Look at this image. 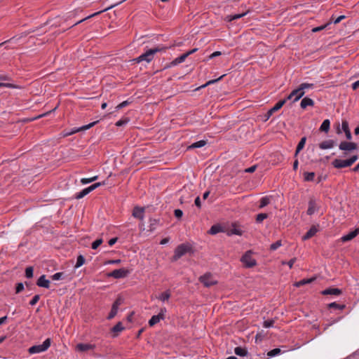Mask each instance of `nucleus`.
<instances>
[{"mask_svg":"<svg viewBox=\"0 0 359 359\" xmlns=\"http://www.w3.org/2000/svg\"><path fill=\"white\" fill-rule=\"evenodd\" d=\"M167 48L164 46H158L154 48H150L146 50L144 53L141 54L140 56L134 59L137 63H140L142 62H146L147 63L151 62L154 58V55L158 52L165 51Z\"/></svg>","mask_w":359,"mask_h":359,"instance_id":"nucleus-1","label":"nucleus"},{"mask_svg":"<svg viewBox=\"0 0 359 359\" xmlns=\"http://www.w3.org/2000/svg\"><path fill=\"white\" fill-rule=\"evenodd\" d=\"M51 344V339L50 338L46 339L43 344L39 345H34L29 348L28 352L30 354L40 353L45 352L48 349Z\"/></svg>","mask_w":359,"mask_h":359,"instance_id":"nucleus-2","label":"nucleus"},{"mask_svg":"<svg viewBox=\"0 0 359 359\" xmlns=\"http://www.w3.org/2000/svg\"><path fill=\"white\" fill-rule=\"evenodd\" d=\"M191 250L190 246L188 244L182 243L179 245L175 250L174 255L172 260L173 262L177 261L180 258L184 256Z\"/></svg>","mask_w":359,"mask_h":359,"instance_id":"nucleus-3","label":"nucleus"},{"mask_svg":"<svg viewBox=\"0 0 359 359\" xmlns=\"http://www.w3.org/2000/svg\"><path fill=\"white\" fill-rule=\"evenodd\" d=\"M241 262L247 268H251L257 264L256 260L252 257V252L247 251L241 258Z\"/></svg>","mask_w":359,"mask_h":359,"instance_id":"nucleus-4","label":"nucleus"},{"mask_svg":"<svg viewBox=\"0 0 359 359\" xmlns=\"http://www.w3.org/2000/svg\"><path fill=\"white\" fill-rule=\"evenodd\" d=\"M199 280L204 286L209 287L212 285H216L217 281L213 278L210 273H207L199 278Z\"/></svg>","mask_w":359,"mask_h":359,"instance_id":"nucleus-5","label":"nucleus"},{"mask_svg":"<svg viewBox=\"0 0 359 359\" xmlns=\"http://www.w3.org/2000/svg\"><path fill=\"white\" fill-rule=\"evenodd\" d=\"M129 273H130L129 270L126 269L124 268H121V269H115V270L112 271L110 273H109L108 276L109 277H113L116 279H118V278H126V276H128V275Z\"/></svg>","mask_w":359,"mask_h":359,"instance_id":"nucleus-6","label":"nucleus"},{"mask_svg":"<svg viewBox=\"0 0 359 359\" xmlns=\"http://www.w3.org/2000/svg\"><path fill=\"white\" fill-rule=\"evenodd\" d=\"M166 312L167 310L165 308L161 309L158 315L153 316L149 320V326H154L156 323H158L161 320H163L165 318V315Z\"/></svg>","mask_w":359,"mask_h":359,"instance_id":"nucleus-7","label":"nucleus"},{"mask_svg":"<svg viewBox=\"0 0 359 359\" xmlns=\"http://www.w3.org/2000/svg\"><path fill=\"white\" fill-rule=\"evenodd\" d=\"M308 205H309V207H308V210H307V212H306L308 215H312L315 212L318 211V210H319V205H318L316 199H315L313 198H311L309 200Z\"/></svg>","mask_w":359,"mask_h":359,"instance_id":"nucleus-8","label":"nucleus"},{"mask_svg":"<svg viewBox=\"0 0 359 359\" xmlns=\"http://www.w3.org/2000/svg\"><path fill=\"white\" fill-rule=\"evenodd\" d=\"M286 102V100L278 101L272 108H271L265 114L266 120H268L274 112L279 110Z\"/></svg>","mask_w":359,"mask_h":359,"instance_id":"nucleus-9","label":"nucleus"},{"mask_svg":"<svg viewBox=\"0 0 359 359\" xmlns=\"http://www.w3.org/2000/svg\"><path fill=\"white\" fill-rule=\"evenodd\" d=\"M339 148L340 150L351 151L357 149V144L351 142H341Z\"/></svg>","mask_w":359,"mask_h":359,"instance_id":"nucleus-10","label":"nucleus"},{"mask_svg":"<svg viewBox=\"0 0 359 359\" xmlns=\"http://www.w3.org/2000/svg\"><path fill=\"white\" fill-rule=\"evenodd\" d=\"M144 208L135 206L133 208L132 215L141 221L144 219Z\"/></svg>","mask_w":359,"mask_h":359,"instance_id":"nucleus-11","label":"nucleus"},{"mask_svg":"<svg viewBox=\"0 0 359 359\" xmlns=\"http://www.w3.org/2000/svg\"><path fill=\"white\" fill-rule=\"evenodd\" d=\"M332 164L336 168H343L351 166L348 159L341 160L336 158L332 162Z\"/></svg>","mask_w":359,"mask_h":359,"instance_id":"nucleus-12","label":"nucleus"},{"mask_svg":"<svg viewBox=\"0 0 359 359\" xmlns=\"http://www.w3.org/2000/svg\"><path fill=\"white\" fill-rule=\"evenodd\" d=\"M337 144L336 141L334 140H325L319 144L320 149H329L333 148Z\"/></svg>","mask_w":359,"mask_h":359,"instance_id":"nucleus-13","label":"nucleus"},{"mask_svg":"<svg viewBox=\"0 0 359 359\" xmlns=\"http://www.w3.org/2000/svg\"><path fill=\"white\" fill-rule=\"evenodd\" d=\"M358 234H359V228L355 229L354 231H352L346 235H344L341 238V240L343 242H347V241H349L352 240L353 238H354Z\"/></svg>","mask_w":359,"mask_h":359,"instance_id":"nucleus-14","label":"nucleus"},{"mask_svg":"<svg viewBox=\"0 0 359 359\" xmlns=\"http://www.w3.org/2000/svg\"><path fill=\"white\" fill-rule=\"evenodd\" d=\"M292 95H293L292 102H296L299 100L305 94L304 91H302L299 87L293 90L292 92Z\"/></svg>","mask_w":359,"mask_h":359,"instance_id":"nucleus-15","label":"nucleus"},{"mask_svg":"<svg viewBox=\"0 0 359 359\" xmlns=\"http://www.w3.org/2000/svg\"><path fill=\"white\" fill-rule=\"evenodd\" d=\"M95 348V345L90 344H83L80 343L76 344V350L81 352H85L88 350L93 349Z\"/></svg>","mask_w":359,"mask_h":359,"instance_id":"nucleus-16","label":"nucleus"},{"mask_svg":"<svg viewBox=\"0 0 359 359\" xmlns=\"http://www.w3.org/2000/svg\"><path fill=\"white\" fill-rule=\"evenodd\" d=\"M36 285L39 287H44V288H47L48 289L50 287V281H49V280L46 279L45 275H42L38 279Z\"/></svg>","mask_w":359,"mask_h":359,"instance_id":"nucleus-17","label":"nucleus"},{"mask_svg":"<svg viewBox=\"0 0 359 359\" xmlns=\"http://www.w3.org/2000/svg\"><path fill=\"white\" fill-rule=\"evenodd\" d=\"M323 295H334L338 296L341 294V290L338 288H327L321 292Z\"/></svg>","mask_w":359,"mask_h":359,"instance_id":"nucleus-18","label":"nucleus"},{"mask_svg":"<svg viewBox=\"0 0 359 359\" xmlns=\"http://www.w3.org/2000/svg\"><path fill=\"white\" fill-rule=\"evenodd\" d=\"M341 129L345 133L346 139L351 140L352 139V135L350 131L349 125L347 121H342Z\"/></svg>","mask_w":359,"mask_h":359,"instance_id":"nucleus-19","label":"nucleus"},{"mask_svg":"<svg viewBox=\"0 0 359 359\" xmlns=\"http://www.w3.org/2000/svg\"><path fill=\"white\" fill-rule=\"evenodd\" d=\"M318 232V229L316 226H312L310 229L303 236L302 239L304 241L308 240L316 235Z\"/></svg>","mask_w":359,"mask_h":359,"instance_id":"nucleus-20","label":"nucleus"},{"mask_svg":"<svg viewBox=\"0 0 359 359\" xmlns=\"http://www.w3.org/2000/svg\"><path fill=\"white\" fill-rule=\"evenodd\" d=\"M112 7H113V6H110V7H108V8H107L104 9V10H102V11H100L95 12V13H93V14H91V15H88L87 17L84 18L83 19H82V20H79V21L76 22L74 24H73V25L71 26V27H74V26H75V25H76L80 24L81 22H83V21L86 20L87 19L91 18H93V17H94V16H96V15H99V14H100V13H103V12H104V11H108V10H109V9H110L111 8H112Z\"/></svg>","mask_w":359,"mask_h":359,"instance_id":"nucleus-21","label":"nucleus"},{"mask_svg":"<svg viewBox=\"0 0 359 359\" xmlns=\"http://www.w3.org/2000/svg\"><path fill=\"white\" fill-rule=\"evenodd\" d=\"M314 105V101L308 97H304L300 103V107L302 109H306L308 106L313 107Z\"/></svg>","mask_w":359,"mask_h":359,"instance_id":"nucleus-22","label":"nucleus"},{"mask_svg":"<svg viewBox=\"0 0 359 359\" xmlns=\"http://www.w3.org/2000/svg\"><path fill=\"white\" fill-rule=\"evenodd\" d=\"M246 14L247 12L241 14L228 15L225 17L224 20L226 22H231L244 17Z\"/></svg>","mask_w":359,"mask_h":359,"instance_id":"nucleus-23","label":"nucleus"},{"mask_svg":"<svg viewBox=\"0 0 359 359\" xmlns=\"http://www.w3.org/2000/svg\"><path fill=\"white\" fill-rule=\"evenodd\" d=\"M188 57V54L187 53L182 54L180 57H176L174 60H172L170 63V67L176 66L182 62H183L186 58Z\"/></svg>","mask_w":359,"mask_h":359,"instance_id":"nucleus-24","label":"nucleus"},{"mask_svg":"<svg viewBox=\"0 0 359 359\" xmlns=\"http://www.w3.org/2000/svg\"><path fill=\"white\" fill-rule=\"evenodd\" d=\"M223 231H224V230L221 225L214 224L210 227V230L208 231V233L211 235H215L217 233L223 232Z\"/></svg>","mask_w":359,"mask_h":359,"instance_id":"nucleus-25","label":"nucleus"},{"mask_svg":"<svg viewBox=\"0 0 359 359\" xmlns=\"http://www.w3.org/2000/svg\"><path fill=\"white\" fill-rule=\"evenodd\" d=\"M234 353L238 356H246L248 354V351L246 348L241 346H237L234 349Z\"/></svg>","mask_w":359,"mask_h":359,"instance_id":"nucleus-26","label":"nucleus"},{"mask_svg":"<svg viewBox=\"0 0 359 359\" xmlns=\"http://www.w3.org/2000/svg\"><path fill=\"white\" fill-rule=\"evenodd\" d=\"M306 137H303L299 142L297 144V147L296 148V151H295V154H294V156L296 157L298 154L299 153V151L303 149V148L304 147V145H305V143H306Z\"/></svg>","mask_w":359,"mask_h":359,"instance_id":"nucleus-27","label":"nucleus"},{"mask_svg":"<svg viewBox=\"0 0 359 359\" xmlns=\"http://www.w3.org/2000/svg\"><path fill=\"white\" fill-rule=\"evenodd\" d=\"M97 123H98V121H93L92 123H90L89 124H87V125H85V126H83L77 129H75L74 131H72L71 133V134H73L74 133H76V132H79V131H81V130H88L90 129V128H92L93 126H94Z\"/></svg>","mask_w":359,"mask_h":359,"instance_id":"nucleus-28","label":"nucleus"},{"mask_svg":"<svg viewBox=\"0 0 359 359\" xmlns=\"http://www.w3.org/2000/svg\"><path fill=\"white\" fill-rule=\"evenodd\" d=\"M330 128V121L329 119H325L323 121L320 130L322 132L327 133Z\"/></svg>","mask_w":359,"mask_h":359,"instance_id":"nucleus-29","label":"nucleus"},{"mask_svg":"<svg viewBox=\"0 0 359 359\" xmlns=\"http://www.w3.org/2000/svg\"><path fill=\"white\" fill-rule=\"evenodd\" d=\"M207 143V140H199L198 142H194L193 144H191L189 147V149H195V148H201L203 146H205Z\"/></svg>","mask_w":359,"mask_h":359,"instance_id":"nucleus-30","label":"nucleus"},{"mask_svg":"<svg viewBox=\"0 0 359 359\" xmlns=\"http://www.w3.org/2000/svg\"><path fill=\"white\" fill-rule=\"evenodd\" d=\"M170 296H171V294H170V290H166L164 292L161 293L159 295V297H158V299L159 300H161V302H165L170 299Z\"/></svg>","mask_w":359,"mask_h":359,"instance_id":"nucleus-31","label":"nucleus"},{"mask_svg":"<svg viewBox=\"0 0 359 359\" xmlns=\"http://www.w3.org/2000/svg\"><path fill=\"white\" fill-rule=\"evenodd\" d=\"M270 202H271V198L269 196L262 197L260 199V203L259 205V208L262 209V208H264L265 206L269 205L270 203Z\"/></svg>","mask_w":359,"mask_h":359,"instance_id":"nucleus-32","label":"nucleus"},{"mask_svg":"<svg viewBox=\"0 0 359 359\" xmlns=\"http://www.w3.org/2000/svg\"><path fill=\"white\" fill-rule=\"evenodd\" d=\"M299 87L302 91L306 92V90L314 88L315 85L314 83H302L299 86Z\"/></svg>","mask_w":359,"mask_h":359,"instance_id":"nucleus-33","label":"nucleus"},{"mask_svg":"<svg viewBox=\"0 0 359 359\" xmlns=\"http://www.w3.org/2000/svg\"><path fill=\"white\" fill-rule=\"evenodd\" d=\"M125 329L121 322H118L116 323L112 328L111 332L114 333H118L123 331Z\"/></svg>","mask_w":359,"mask_h":359,"instance_id":"nucleus-34","label":"nucleus"},{"mask_svg":"<svg viewBox=\"0 0 359 359\" xmlns=\"http://www.w3.org/2000/svg\"><path fill=\"white\" fill-rule=\"evenodd\" d=\"M315 173L313 172H305L304 173V178L305 181L312 182L314 180Z\"/></svg>","mask_w":359,"mask_h":359,"instance_id":"nucleus-35","label":"nucleus"},{"mask_svg":"<svg viewBox=\"0 0 359 359\" xmlns=\"http://www.w3.org/2000/svg\"><path fill=\"white\" fill-rule=\"evenodd\" d=\"M159 223V220L156 219H149V230L153 231L156 229L157 225Z\"/></svg>","mask_w":359,"mask_h":359,"instance_id":"nucleus-36","label":"nucleus"},{"mask_svg":"<svg viewBox=\"0 0 359 359\" xmlns=\"http://www.w3.org/2000/svg\"><path fill=\"white\" fill-rule=\"evenodd\" d=\"M315 280L314 278H308V279H303V280H301L299 282H297L295 283V286L297 287H300L302 285H306V284H309V283H312L313 280Z\"/></svg>","mask_w":359,"mask_h":359,"instance_id":"nucleus-37","label":"nucleus"},{"mask_svg":"<svg viewBox=\"0 0 359 359\" xmlns=\"http://www.w3.org/2000/svg\"><path fill=\"white\" fill-rule=\"evenodd\" d=\"M281 353H282V351L280 348H273V349L271 350L270 351H269L267 353V355L270 358H272V357L276 356L278 355H280Z\"/></svg>","mask_w":359,"mask_h":359,"instance_id":"nucleus-38","label":"nucleus"},{"mask_svg":"<svg viewBox=\"0 0 359 359\" xmlns=\"http://www.w3.org/2000/svg\"><path fill=\"white\" fill-rule=\"evenodd\" d=\"M85 262V258L83 255H80L77 257L76 263L74 266L75 268L78 269L81 267Z\"/></svg>","mask_w":359,"mask_h":359,"instance_id":"nucleus-39","label":"nucleus"},{"mask_svg":"<svg viewBox=\"0 0 359 359\" xmlns=\"http://www.w3.org/2000/svg\"><path fill=\"white\" fill-rule=\"evenodd\" d=\"M328 307L330 309L343 310L346 307V305L345 304H339L336 302H332V303H330L328 304Z\"/></svg>","mask_w":359,"mask_h":359,"instance_id":"nucleus-40","label":"nucleus"},{"mask_svg":"<svg viewBox=\"0 0 359 359\" xmlns=\"http://www.w3.org/2000/svg\"><path fill=\"white\" fill-rule=\"evenodd\" d=\"M97 178H98L97 175H95V176H94L93 177H90V178H81V183L82 184H87L91 183V182L95 181Z\"/></svg>","mask_w":359,"mask_h":359,"instance_id":"nucleus-41","label":"nucleus"},{"mask_svg":"<svg viewBox=\"0 0 359 359\" xmlns=\"http://www.w3.org/2000/svg\"><path fill=\"white\" fill-rule=\"evenodd\" d=\"M118 310V308L112 306L111 309V311L109 312V313L107 316V319L111 320V319L114 318L115 317V316L117 314Z\"/></svg>","mask_w":359,"mask_h":359,"instance_id":"nucleus-42","label":"nucleus"},{"mask_svg":"<svg viewBox=\"0 0 359 359\" xmlns=\"http://www.w3.org/2000/svg\"><path fill=\"white\" fill-rule=\"evenodd\" d=\"M88 194V192L86 189V188L83 189L80 192H78L75 194V198L76 199H81Z\"/></svg>","mask_w":359,"mask_h":359,"instance_id":"nucleus-43","label":"nucleus"},{"mask_svg":"<svg viewBox=\"0 0 359 359\" xmlns=\"http://www.w3.org/2000/svg\"><path fill=\"white\" fill-rule=\"evenodd\" d=\"M267 217L268 215L266 213H259L256 217V222L262 223Z\"/></svg>","mask_w":359,"mask_h":359,"instance_id":"nucleus-44","label":"nucleus"},{"mask_svg":"<svg viewBox=\"0 0 359 359\" xmlns=\"http://www.w3.org/2000/svg\"><path fill=\"white\" fill-rule=\"evenodd\" d=\"M33 268L32 266L27 267L25 269V276L27 278H31L33 277Z\"/></svg>","mask_w":359,"mask_h":359,"instance_id":"nucleus-45","label":"nucleus"},{"mask_svg":"<svg viewBox=\"0 0 359 359\" xmlns=\"http://www.w3.org/2000/svg\"><path fill=\"white\" fill-rule=\"evenodd\" d=\"M282 245V242L281 241H277L276 242L272 243L270 246V250H276L278 248H280V246Z\"/></svg>","mask_w":359,"mask_h":359,"instance_id":"nucleus-46","label":"nucleus"},{"mask_svg":"<svg viewBox=\"0 0 359 359\" xmlns=\"http://www.w3.org/2000/svg\"><path fill=\"white\" fill-rule=\"evenodd\" d=\"M63 276H64V274L62 272H57V273H55V274H53L51 278L54 280H59L62 279Z\"/></svg>","mask_w":359,"mask_h":359,"instance_id":"nucleus-47","label":"nucleus"},{"mask_svg":"<svg viewBox=\"0 0 359 359\" xmlns=\"http://www.w3.org/2000/svg\"><path fill=\"white\" fill-rule=\"evenodd\" d=\"M102 243V239H97L92 243V248L93 250L97 249Z\"/></svg>","mask_w":359,"mask_h":359,"instance_id":"nucleus-48","label":"nucleus"},{"mask_svg":"<svg viewBox=\"0 0 359 359\" xmlns=\"http://www.w3.org/2000/svg\"><path fill=\"white\" fill-rule=\"evenodd\" d=\"M123 302V299L121 297H118L116 300L115 302L113 303L112 306H115L116 308L118 309L119 306L121 304H122Z\"/></svg>","mask_w":359,"mask_h":359,"instance_id":"nucleus-49","label":"nucleus"},{"mask_svg":"<svg viewBox=\"0 0 359 359\" xmlns=\"http://www.w3.org/2000/svg\"><path fill=\"white\" fill-rule=\"evenodd\" d=\"M123 302V299L121 297H118L116 300L115 302L113 303L112 306H115L116 308L118 309L119 306L121 304H122Z\"/></svg>","mask_w":359,"mask_h":359,"instance_id":"nucleus-50","label":"nucleus"},{"mask_svg":"<svg viewBox=\"0 0 359 359\" xmlns=\"http://www.w3.org/2000/svg\"><path fill=\"white\" fill-rule=\"evenodd\" d=\"M128 122H129V119L128 118H126L118 121L116 123V126H118V127L123 126H125L126 124H127Z\"/></svg>","mask_w":359,"mask_h":359,"instance_id":"nucleus-51","label":"nucleus"},{"mask_svg":"<svg viewBox=\"0 0 359 359\" xmlns=\"http://www.w3.org/2000/svg\"><path fill=\"white\" fill-rule=\"evenodd\" d=\"M345 18H346V16H345V15H340V16H339L338 18H336V19H334V20L332 18V21H331L330 22H329V23H330V25L331 23L338 24V23H339L342 20H344V19H345Z\"/></svg>","mask_w":359,"mask_h":359,"instance_id":"nucleus-52","label":"nucleus"},{"mask_svg":"<svg viewBox=\"0 0 359 359\" xmlns=\"http://www.w3.org/2000/svg\"><path fill=\"white\" fill-rule=\"evenodd\" d=\"M40 299V295L39 294H36L33 297V298L31 299V301L29 302V304L31 306H34L39 300Z\"/></svg>","mask_w":359,"mask_h":359,"instance_id":"nucleus-53","label":"nucleus"},{"mask_svg":"<svg viewBox=\"0 0 359 359\" xmlns=\"http://www.w3.org/2000/svg\"><path fill=\"white\" fill-rule=\"evenodd\" d=\"M274 321L273 320H268L264 322V327L265 328H269L273 326Z\"/></svg>","mask_w":359,"mask_h":359,"instance_id":"nucleus-54","label":"nucleus"},{"mask_svg":"<svg viewBox=\"0 0 359 359\" xmlns=\"http://www.w3.org/2000/svg\"><path fill=\"white\" fill-rule=\"evenodd\" d=\"M329 25H330V23H327V24H325L324 25L314 27V28L312 29V32H320V31L324 29L325 27H327Z\"/></svg>","mask_w":359,"mask_h":359,"instance_id":"nucleus-55","label":"nucleus"},{"mask_svg":"<svg viewBox=\"0 0 359 359\" xmlns=\"http://www.w3.org/2000/svg\"><path fill=\"white\" fill-rule=\"evenodd\" d=\"M225 76V74H223L220 77H219L218 79H213V80H210L209 81H208L205 85H203V86H208V85H210V84H212V83H215L217 81H219V80H221L224 76Z\"/></svg>","mask_w":359,"mask_h":359,"instance_id":"nucleus-56","label":"nucleus"},{"mask_svg":"<svg viewBox=\"0 0 359 359\" xmlns=\"http://www.w3.org/2000/svg\"><path fill=\"white\" fill-rule=\"evenodd\" d=\"M129 103H130V102L128 100H125V101L122 102L121 103H120L119 104H118L116 108L117 110H119V109L126 107Z\"/></svg>","mask_w":359,"mask_h":359,"instance_id":"nucleus-57","label":"nucleus"},{"mask_svg":"<svg viewBox=\"0 0 359 359\" xmlns=\"http://www.w3.org/2000/svg\"><path fill=\"white\" fill-rule=\"evenodd\" d=\"M16 293H20L24 290V285L22 283H19L16 286Z\"/></svg>","mask_w":359,"mask_h":359,"instance_id":"nucleus-58","label":"nucleus"},{"mask_svg":"<svg viewBox=\"0 0 359 359\" xmlns=\"http://www.w3.org/2000/svg\"><path fill=\"white\" fill-rule=\"evenodd\" d=\"M357 160H358L357 155L352 156L350 158L348 159L350 165H352Z\"/></svg>","mask_w":359,"mask_h":359,"instance_id":"nucleus-59","label":"nucleus"},{"mask_svg":"<svg viewBox=\"0 0 359 359\" xmlns=\"http://www.w3.org/2000/svg\"><path fill=\"white\" fill-rule=\"evenodd\" d=\"M174 213H175V216L177 218H180L183 215V212L180 209L175 210Z\"/></svg>","mask_w":359,"mask_h":359,"instance_id":"nucleus-60","label":"nucleus"},{"mask_svg":"<svg viewBox=\"0 0 359 359\" xmlns=\"http://www.w3.org/2000/svg\"><path fill=\"white\" fill-rule=\"evenodd\" d=\"M295 262H296V258H292L287 262H283V264H287L288 265V266L291 269L293 266V264Z\"/></svg>","mask_w":359,"mask_h":359,"instance_id":"nucleus-61","label":"nucleus"},{"mask_svg":"<svg viewBox=\"0 0 359 359\" xmlns=\"http://www.w3.org/2000/svg\"><path fill=\"white\" fill-rule=\"evenodd\" d=\"M222 55V53L220 51H215L214 53H212L210 55V59H212L215 57H217V56H219Z\"/></svg>","mask_w":359,"mask_h":359,"instance_id":"nucleus-62","label":"nucleus"},{"mask_svg":"<svg viewBox=\"0 0 359 359\" xmlns=\"http://www.w3.org/2000/svg\"><path fill=\"white\" fill-rule=\"evenodd\" d=\"M194 203L198 208H200L201 207V199L199 196L196 198Z\"/></svg>","mask_w":359,"mask_h":359,"instance_id":"nucleus-63","label":"nucleus"},{"mask_svg":"<svg viewBox=\"0 0 359 359\" xmlns=\"http://www.w3.org/2000/svg\"><path fill=\"white\" fill-rule=\"evenodd\" d=\"M359 87V80L352 83L353 90H356Z\"/></svg>","mask_w":359,"mask_h":359,"instance_id":"nucleus-64","label":"nucleus"}]
</instances>
